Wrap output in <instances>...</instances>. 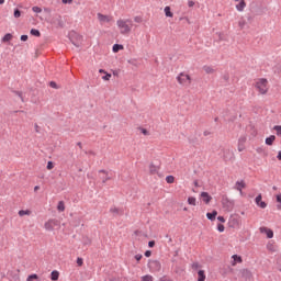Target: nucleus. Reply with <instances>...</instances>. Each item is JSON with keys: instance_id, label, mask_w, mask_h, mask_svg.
<instances>
[{"instance_id": "f257e3e1", "label": "nucleus", "mask_w": 281, "mask_h": 281, "mask_svg": "<svg viewBox=\"0 0 281 281\" xmlns=\"http://www.w3.org/2000/svg\"><path fill=\"white\" fill-rule=\"evenodd\" d=\"M116 27L123 36H128L133 31V20L120 18L116 20Z\"/></svg>"}, {"instance_id": "f03ea898", "label": "nucleus", "mask_w": 281, "mask_h": 281, "mask_svg": "<svg viewBox=\"0 0 281 281\" xmlns=\"http://www.w3.org/2000/svg\"><path fill=\"white\" fill-rule=\"evenodd\" d=\"M255 87L261 95H267L269 92V81L265 78L257 79Z\"/></svg>"}, {"instance_id": "7ed1b4c3", "label": "nucleus", "mask_w": 281, "mask_h": 281, "mask_svg": "<svg viewBox=\"0 0 281 281\" xmlns=\"http://www.w3.org/2000/svg\"><path fill=\"white\" fill-rule=\"evenodd\" d=\"M177 82L180 83L181 87H190V85H192V77L187 72H180L177 76Z\"/></svg>"}, {"instance_id": "20e7f679", "label": "nucleus", "mask_w": 281, "mask_h": 281, "mask_svg": "<svg viewBox=\"0 0 281 281\" xmlns=\"http://www.w3.org/2000/svg\"><path fill=\"white\" fill-rule=\"evenodd\" d=\"M58 225H59L58 220L50 218L45 222L44 229H46V232H54V228L58 227Z\"/></svg>"}, {"instance_id": "39448f33", "label": "nucleus", "mask_w": 281, "mask_h": 281, "mask_svg": "<svg viewBox=\"0 0 281 281\" xmlns=\"http://www.w3.org/2000/svg\"><path fill=\"white\" fill-rule=\"evenodd\" d=\"M247 143V136H240L237 143V150L243 153L245 150V144Z\"/></svg>"}, {"instance_id": "423d86ee", "label": "nucleus", "mask_w": 281, "mask_h": 281, "mask_svg": "<svg viewBox=\"0 0 281 281\" xmlns=\"http://www.w3.org/2000/svg\"><path fill=\"white\" fill-rule=\"evenodd\" d=\"M260 234H266L267 238H273V231L267 226L259 227Z\"/></svg>"}, {"instance_id": "0eeeda50", "label": "nucleus", "mask_w": 281, "mask_h": 281, "mask_svg": "<svg viewBox=\"0 0 281 281\" xmlns=\"http://www.w3.org/2000/svg\"><path fill=\"white\" fill-rule=\"evenodd\" d=\"M97 19L101 23V25H104V23H111V16L104 15L102 13H98Z\"/></svg>"}, {"instance_id": "6e6552de", "label": "nucleus", "mask_w": 281, "mask_h": 281, "mask_svg": "<svg viewBox=\"0 0 281 281\" xmlns=\"http://www.w3.org/2000/svg\"><path fill=\"white\" fill-rule=\"evenodd\" d=\"M99 179H101L102 183H106V181H111V177L109 176V172L105 170L99 171Z\"/></svg>"}, {"instance_id": "1a4fd4ad", "label": "nucleus", "mask_w": 281, "mask_h": 281, "mask_svg": "<svg viewBox=\"0 0 281 281\" xmlns=\"http://www.w3.org/2000/svg\"><path fill=\"white\" fill-rule=\"evenodd\" d=\"M241 262H243V257L238 255L232 256V261H231L232 267H236V265H241Z\"/></svg>"}, {"instance_id": "9d476101", "label": "nucleus", "mask_w": 281, "mask_h": 281, "mask_svg": "<svg viewBox=\"0 0 281 281\" xmlns=\"http://www.w3.org/2000/svg\"><path fill=\"white\" fill-rule=\"evenodd\" d=\"M200 196H201L203 203H205L206 205H209V203L212 201V195H210V193H207V192H202L200 194Z\"/></svg>"}, {"instance_id": "9b49d317", "label": "nucleus", "mask_w": 281, "mask_h": 281, "mask_svg": "<svg viewBox=\"0 0 281 281\" xmlns=\"http://www.w3.org/2000/svg\"><path fill=\"white\" fill-rule=\"evenodd\" d=\"M255 203L261 207V210H265V207H267V204L265 203V201H262V195L259 194L256 199H255Z\"/></svg>"}, {"instance_id": "f8f14e48", "label": "nucleus", "mask_w": 281, "mask_h": 281, "mask_svg": "<svg viewBox=\"0 0 281 281\" xmlns=\"http://www.w3.org/2000/svg\"><path fill=\"white\" fill-rule=\"evenodd\" d=\"M202 69L207 75L216 74V68H214V66L205 65L202 67Z\"/></svg>"}, {"instance_id": "ddd939ff", "label": "nucleus", "mask_w": 281, "mask_h": 281, "mask_svg": "<svg viewBox=\"0 0 281 281\" xmlns=\"http://www.w3.org/2000/svg\"><path fill=\"white\" fill-rule=\"evenodd\" d=\"M149 175H159V166L150 164L148 167Z\"/></svg>"}, {"instance_id": "4468645a", "label": "nucleus", "mask_w": 281, "mask_h": 281, "mask_svg": "<svg viewBox=\"0 0 281 281\" xmlns=\"http://www.w3.org/2000/svg\"><path fill=\"white\" fill-rule=\"evenodd\" d=\"M245 8H247V2L245 0H240L238 4H236L237 12H244Z\"/></svg>"}, {"instance_id": "2eb2a0df", "label": "nucleus", "mask_w": 281, "mask_h": 281, "mask_svg": "<svg viewBox=\"0 0 281 281\" xmlns=\"http://www.w3.org/2000/svg\"><path fill=\"white\" fill-rule=\"evenodd\" d=\"M235 187H236V190H238V192H240V194H243V189L246 188L245 181H243V180L237 181Z\"/></svg>"}, {"instance_id": "dca6fc26", "label": "nucleus", "mask_w": 281, "mask_h": 281, "mask_svg": "<svg viewBox=\"0 0 281 281\" xmlns=\"http://www.w3.org/2000/svg\"><path fill=\"white\" fill-rule=\"evenodd\" d=\"M266 248L268 249V251H272V252L278 251V247L276 246V243H273V241H269L267 244Z\"/></svg>"}, {"instance_id": "f3484780", "label": "nucleus", "mask_w": 281, "mask_h": 281, "mask_svg": "<svg viewBox=\"0 0 281 281\" xmlns=\"http://www.w3.org/2000/svg\"><path fill=\"white\" fill-rule=\"evenodd\" d=\"M216 216H218L217 211H213L212 213H206V218H209V221H216Z\"/></svg>"}, {"instance_id": "a211bd4d", "label": "nucleus", "mask_w": 281, "mask_h": 281, "mask_svg": "<svg viewBox=\"0 0 281 281\" xmlns=\"http://www.w3.org/2000/svg\"><path fill=\"white\" fill-rule=\"evenodd\" d=\"M164 12H165V16L169 19H172V16H175V13H172L170 7H165Z\"/></svg>"}, {"instance_id": "6ab92c4d", "label": "nucleus", "mask_w": 281, "mask_h": 281, "mask_svg": "<svg viewBox=\"0 0 281 281\" xmlns=\"http://www.w3.org/2000/svg\"><path fill=\"white\" fill-rule=\"evenodd\" d=\"M273 142H276V135H270L266 138V145L267 146H273Z\"/></svg>"}, {"instance_id": "aec40b11", "label": "nucleus", "mask_w": 281, "mask_h": 281, "mask_svg": "<svg viewBox=\"0 0 281 281\" xmlns=\"http://www.w3.org/2000/svg\"><path fill=\"white\" fill-rule=\"evenodd\" d=\"M18 214H19V216H32V211L31 210H20Z\"/></svg>"}, {"instance_id": "412c9836", "label": "nucleus", "mask_w": 281, "mask_h": 281, "mask_svg": "<svg viewBox=\"0 0 281 281\" xmlns=\"http://www.w3.org/2000/svg\"><path fill=\"white\" fill-rule=\"evenodd\" d=\"M124 49V46L121 44H114L112 47V52H114V54H117V52Z\"/></svg>"}, {"instance_id": "4be33fe9", "label": "nucleus", "mask_w": 281, "mask_h": 281, "mask_svg": "<svg viewBox=\"0 0 281 281\" xmlns=\"http://www.w3.org/2000/svg\"><path fill=\"white\" fill-rule=\"evenodd\" d=\"M58 278H60V272L54 270V271L50 273V280L57 281Z\"/></svg>"}, {"instance_id": "5701e85b", "label": "nucleus", "mask_w": 281, "mask_h": 281, "mask_svg": "<svg viewBox=\"0 0 281 281\" xmlns=\"http://www.w3.org/2000/svg\"><path fill=\"white\" fill-rule=\"evenodd\" d=\"M205 271L204 270H199L198 271V281H205Z\"/></svg>"}, {"instance_id": "b1692460", "label": "nucleus", "mask_w": 281, "mask_h": 281, "mask_svg": "<svg viewBox=\"0 0 281 281\" xmlns=\"http://www.w3.org/2000/svg\"><path fill=\"white\" fill-rule=\"evenodd\" d=\"M10 41H12V34L7 33V34L2 37V43H10Z\"/></svg>"}, {"instance_id": "393cba45", "label": "nucleus", "mask_w": 281, "mask_h": 281, "mask_svg": "<svg viewBox=\"0 0 281 281\" xmlns=\"http://www.w3.org/2000/svg\"><path fill=\"white\" fill-rule=\"evenodd\" d=\"M57 210H58V212H65V202L64 201L58 202Z\"/></svg>"}, {"instance_id": "a878e982", "label": "nucleus", "mask_w": 281, "mask_h": 281, "mask_svg": "<svg viewBox=\"0 0 281 281\" xmlns=\"http://www.w3.org/2000/svg\"><path fill=\"white\" fill-rule=\"evenodd\" d=\"M188 204L189 205H196V198H194V196H189L188 198Z\"/></svg>"}, {"instance_id": "bb28decb", "label": "nucleus", "mask_w": 281, "mask_h": 281, "mask_svg": "<svg viewBox=\"0 0 281 281\" xmlns=\"http://www.w3.org/2000/svg\"><path fill=\"white\" fill-rule=\"evenodd\" d=\"M273 131H276L278 137H281V125L273 126Z\"/></svg>"}, {"instance_id": "cd10ccee", "label": "nucleus", "mask_w": 281, "mask_h": 281, "mask_svg": "<svg viewBox=\"0 0 281 281\" xmlns=\"http://www.w3.org/2000/svg\"><path fill=\"white\" fill-rule=\"evenodd\" d=\"M134 22L135 23H144V18H142V15H136V16H134Z\"/></svg>"}, {"instance_id": "c85d7f7f", "label": "nucleus", "mask_w": 281, "mask_h": 281, "mask_svg": "<svg viewBox=\"0 0 281 281\" xmlns=\"http://www.w3.org/2000/svg\"><path fill=\"white\" fill-rule=\"evenodd\" d=\"M34 280H38V274H30V276L26 278V281H34Z\"/></svg>"}, {"instance_id": "c756f323", "label": "nucleus", "mask_w": 281, "mask_h": 281, "mask_svg": "<svg viewBox=\"0 0 281 281\" xmlns=\"http://www.w3.org/2000/svg\"><path fill=\"white\" fill-rule=\"evenodd\" d=\"M31 34H32V36H41V31H38V30H36V29H32L31 30Z\"/></svg>"}, {"instance_id": "7c9ffc66", "label": "nucleus", "mask_w": 281, "mask_h": 281, "mask_svg": "<svg viewBox=\"0 0 281 281\" xmlns=\"http://www.w3.org/2000/svg\"><path fill=\"white\" fill-rule=\"evenodd\" d=\"M150 267H156L157 269H161V263H159V261H151Z\"/></svg>"}, {"instance_id": "2f4dec72", "label": "nucleus", "mask_w": 281, "mask_h": 281, "mask_svg": "<svg viewBox=\"0 0 281 281\" xmlns=\"http://www.w3.org/2000/svg\"><path fill=\"white\" fill-rule=\"evenodd\" d=\"M13 16H14V19H21V11L19 9H15Z\"/></svg>"}, {"instance_id": "473e14b6", "label": "nucleus", "mask_w": 281, "mask_h": 281, "mask_svg": "<svg viewBox=\"0 0 281 281\" xmlns=\"http://www.w3.org/2000/svg\"><path fill=\"white\" fill-rule=\"evenodd\" d=\"M191 269H193L194 271H196V269H201V265H199V262H193L191 265Z\"/></svg>"}, {"instance_id": "72a5a7b5", "label": "nucleus", "mask_w": 281, "mask_h": 281, "mask_svg": "<svg viewBox=\"0 0 281 281\" xmlns=\"http://www.w3.org/2000/svg\"><path fill=\"white\" fill-rule=\"evenodd\" d=\"M142 281H153V276L146 274V276L142 277Z\"/></svg>"}, {"instance_id": "f704fd0d", "label": "nucleus", "mask_w": 281, "mask_h": 281, "mask_svg": "<svg viewBox=\"0 0 281 281\" xmlns=\"http://www.w3.org/2000/svg\"><path fill=\"white\" fill-rule=\"evenodd\" d=\"M277 199V203H280V205H278V210H281V193L276 195Z\"/></svg>"}, {"instance_id": "c9c22d12", "label": "nucleus", "mask_w": 281, "mask_h": 281, "mask_svg": "<svg viewBox=\"0 0 281 281\" xmlns=\"http://www.w3.org/2000/svg\"><path fill=\"white\" fill-rule=\"evenodd\" d=\"M32 10H33L36 14H41V12H43V9H41L40 7H33Z\"/></svg>"}, {"instance_id": "e433bc0d", "label": "nucleus", "mask_w": 281, "mask_h": 281, "mask_svg": "<svg viewBox=\"0 0 281 281\" xmlns=\"http://www.w3.org/2000/svg\"><path fill=\"white\" fill-rule=\"evenodd\" d=\"M166 181H167L168 183H175V178H173V176H167V177H166Z\"/></svg>"}, {"instance_id": "4c0bfd02", "label": "nucleus", "mask_w": 281, "mask_h": 281, "mask_svg": "<svg viewBox=\"0 0 281 281\" xmlns=\"http://www.w3.org/2000/svg\"><path fill=\"white\" fill-rule=\"evenodd\" d=\"M102 80H105V81L111 80V74L105 72L104 76L102 77Z\"/></svg>"}, {"instance_id": "58836bf2", "label": "nucleus", "mask_w": 281, "mask_h": 281, "mask_svg": "<svg viewBox=\"0 0 281 281\" xmlns=\"http://www.w3.org/2000/svg\"><path fill=\"white\" fill-rule=\"evenodd\" d=\"M46 168H47V170H54V162L48 161Z\"/></svg>"}, {"instance_id": "ea45409f", "label": "nucleus", "mask_w": 281, "mask_h": 281, "mask_svg": "<svg viewBox=\"0 0 281 281\" xmlns=\"http://www.w3.org/2000/svg\"><path fill=\"white\" fill-rule=\"evenodd\" d=\"M217 231L221 232V233L225 232V225L217 224Z\"/></svg>"}, {"instance_id": "a19ab883", "label": "nucleus", "mask_w": 281, "mask_h": 281, "mask_svg": "<svg viewBox=\"0 0 281 281\" xmlns=\"http://www.w3.org/2000/svg\"><path fill=\"white\" fill-rule=\"evenodd\" d=\"M61 3L65 5H71L74 3V0H61Z\"/></svg>"}, {"instance_id": "79ce46f5", "label": "nucleus", "mask_w": 281, "mask_h": 281, "mask_svg": "<svg viewBox=\"0 0 281 281\" xmlns=\"http://www.w3.org/2000/svg\"><path fill=\"white\" fill-rule=\"evenodd\" d=\"M49 87H52V89H58V85H56L55 81H50Z\"/></svg>"}, {"instance_id": "37998d69", "label": "nucleus", "mask_w": 281, "mask_h": 281, "mask_svg": "<svg viewBox=\"0 0 281 281\" xmlns=\"http://www.w3.org/2000/svg\"><path fill=\"white\" fill-rule=\"evenodd\" d=\"M135 260L137 261V262H139V260H142V258H144V256L143 255H135Z\"/></svg>"}, {"instance_id": "c03bdc74", "label": "nucleus", "mask_w": 281, "mask_h": 281, "mask_svg": "<svg viewBox=\"0 0 281 281\" xmlns=\"http://www.w3.org/2000/svg\"><path fill=\"white\" fill-rule=\"evenodd\" d=\"M277 268H278V271L281 272V259H278V261H277Z\"/></svg>"}, {"instance_id": "a18cd8bd", "label": "nucleus", "mask_w": 281, "mask_h": 281, "mask_svg": "<svg viewBox=\"0 0 281 281\" xmlns=\"http://www.w3.org/2000/svg\"><path fill=\"white\" fill-rule=\"evenodd\" d=\"M140 133H142L143 135H149L148 130H146V128H142V130H140Z\"/></svg>"}, {"instance_id": "49530a36", "label": "nucleus", "mask_w": 281, "mask_h": 281, "mask_svg": "<svg viewBox=\"0 0 281 281\" xmlns=\"http://www.w3.org/2000/svg\"><path fill=\"white\" fill-rule=\"evenodd\" d=\"M82 263H83L82 258H78V259H77V265H78L79 267H82Z\"/></svg>"}, {"instance_id": "de8ad7c7", "label": "nucleus", "mask_w": 281, "mask_h": 281, "mask_svg": "<svg viewBox=\"0 0 281 281\" xmlns=\"http://www.w3.org/2000/svg\"><path fill=\"white\" fill-rule=\"evenodd\" d=\"M151 255H153V252L150 250L145 251L146 258H150Z\"/></svg>"}, {"instance_id": "09e8293b", "label": "nucleus", "mask_w": 281, "mask_h": 281, "mask_svg": "<svg viewBox=\"0 0 281 281\" xmlns=\"http://www.w3.org/2000/svg\"><path fill=\"white\" fill-rule=\"evenodd\" d=\"M188 7H189V8H194V1L190 0V1L188 2Z\"/></svg>"}, {"instance_id": "8fccbe9b", "label": "nucleus", "mask_w": 281, "mask_h": 281, "mask_svg": "<svg viewBox=\"0 0 281 281\" xmlns=\"http://www.w3.org/2000/svg\"><path fill=\"white\" fill-rule=\"evenodd\" d=\"M217 221H220V223H225V217L218 216V217H217Z\"/></svg>"}, {"instance_id": "3c124183", "label": "nucleus", "mask_w": 281, "mask_h": 281, "mask_svg": "<svg viewBox=\"0 0 281 281\" xmlns=\"http://www.w3.org/2000/svg\"><path fill=\"white\" fill-rule=\"evenodd\" d=\"M148 247H150V248L155 247V240L149 241Z\"/></svg>"}, {"instance_id": "603ef678", "label": "nucleus", "mask_w": 281, "mask_h": 281, "mask_svg": "<svg viewBox=\"0 0 281 281\" xmlns=\"http://www.w3.org/2000/svg\"><path fill=\"white\" fill-rule=\"evenodd\" d=\"M21 41H23V42L27 41V35H22Z\"/></svg>"}, {"instance_id": "864d4df0", "label": "nucleus", "mask_w": 281, "mask_h": 281, "mask_svg": "<svg viewBox=\"0 0 281 281\" xmlns=\"http://www.w3.org/2000/svg\"><path fill=\"white\" fill-rule=\"evenodd\" d=\"M277 158L279 159V161H281V150L278 153Z\"/></svg>"}, {"instance_id": "5fc2aeb1", "label": "nucleus", "mask_w": 281, "mask_h": 281, "mask_svg": "<svg viewBox=\"0 0 281 281\" xmlns=\"http://www.w3.org/2000/svg\"><path fill=\"white\" fill-rule=\"evenodd\" d=\"M19 98H21L22 102H23V94L21 92H18Z\"/></svg>"}, {"instance_id": "6e6d98bb", "label": "nucleus", "mask_w": 281, "mask_h": 281, "mask_svg": "<svg viewBox=\"0 0 281 281\" xmlns=\"http://www.w3.org/2000/svg\"><path fill=\"white\" fill-rule=\"evenodd\" d=\"M99 74H104V75H105L106 71H105L104 69H100V70H99Z\"/></svg>"}, {"instance_id": "4d7b16f0", "label": "nucleus", "mask_w": 281, "mask_h": 281, "mask_svg": "<svg viewBox=\"0 0 281 281\" xmlns=\"http://www.w3.org/2000/svg\"><path fill=\"white\" fill-rule=\"evenodd\" d=\"M231 223H233V225H235V224L237 223L236 218H233V220L231 221Z\"/></svg>"}, {"instance_id": "13d9d810", "label": "nucleus", "mask_w": 281, "mask_h": 281, "mask_svg": "<svg viewBox=\"0 0 281 281\" xmlns=\"http://www.w3.org/2000/svg\"><path fill=\"white\" fill-rule=\"evenodd\" d=\"M41 189V187H38V186H36V187H34V191L36 192L37 190H40Z\"/></svg>"}, {"instance_id": "bf43d9fd", "label": "nucleus", "mask_w": 281, "mask_h": 281, "mask_svg": "<svg viewBox=\"0 0 281 281\" xmlns=\"http://www.w3.org/2000/svg\"><path fill=\"white\" fill-rule=\"evenodd\" d=\"M5 3V0H0V5H3Z\"/></svg>"}, {"instance_id": "052dcab7", "label": "nucleus", "mask_w": 281, "mask_h": 281, "mask_svg": "<svg viewBox=\"0 0 281 281\" xmlns=\"http://www.w3.org/2000/svg\"><path fill=\"white\" fill-rule=\"evenodd\" d=\"M74 45H76V47H80V45H79V44L74 43Z\"/></svg>"}, {"instance_id": "680f3d73", "label": "nucleus", "mask_w": 281, "mask_h": 281, "mask_svg": "<svg viewBox=\"0 0 281 281\" xmlns=\"http://www.w3.org/2000/svg\"><path fill=\"white\" fill-rule=\"evenodd\" d=\"M183 212H188V207H184V209H183Z\"/></svg>"}, {"instance_id": "e2e57ef3", "label": "nucleus", "mask_w": 281, "mask_h": 281, "mask_svg": "<svg viewBox=\"0 0 281 281\" xmlns=\"http://www.w3.org/2000/svg\"><path fill=\"white\" fill-rule=\"evenodd\" d=\"M234 1H239L240 2V0H234Z\"/></svg>"}, {"instance_id": "0e129e2a", "label": "nucleus", "mask_w": 281, "mask_h": 281, "mask_svg": "<svg viewBox=\"0 0 281 281\" xmlns=\"http://www.w3.org/2000/svg\"><path fill=\"white\" fill-rule=\"evenodd\" d=\"M110 281H115V279L114 280H110Z\"/></svg>"}]
</instances>
